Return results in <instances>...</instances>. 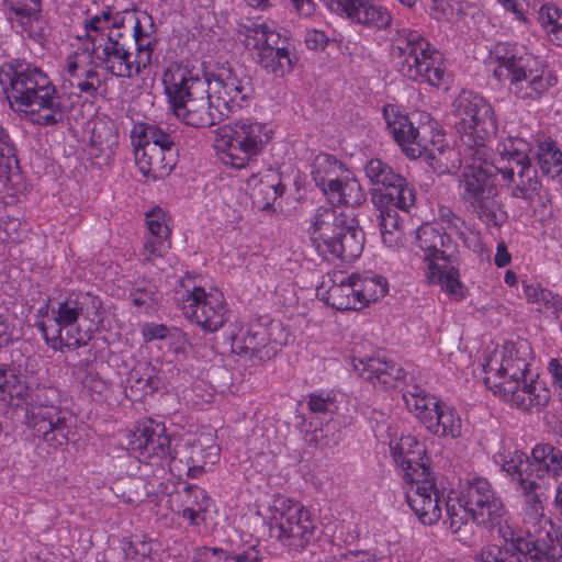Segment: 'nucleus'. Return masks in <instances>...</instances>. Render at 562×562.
I'll return each instance as SVG.
<instances>
[{
    "label": "nucleus",
    "mask_w": 562,
    "mask_h": 562,
    "mask_svg": "<svg viewBox=\"0 0 562 562\" xmlns=\"http://www.w3.org/2000/svg\"><path fill=\"white\" fill-rule=\"evenodd\" d=\"M0 86L11 109L40 126L63 122V98L48 75L25 59H13L0 67Z\"/></svg>",
    "instance_id": "f257e3e1"
},
{
    "label": "nucleus",
    "mask_w": 562,
    "mask_h": 562,
    "mask_svg": "<svg viewBox=\"0 0 562 562\" xmlns=\"http://www.w3.org/2000/svg\"><path fill=\"white\" fill-rule=\"evenodd\" d=\"M102 302L90 292H71L52 300L45 310V319L36 323L46 344L58 351L76 350L87 346L101 323Z\"/></svg>",
    "instance_id": "f03ea898"
},
{
    "label": "nucleus",
    "mask_w": 562,
    "mask_h": 562,
    "mask_svg": "<svg viewBox=\"0 0 562 562\" xmlns=\"http://www.w3.org/2000/svg\"><path fill=\"white\" fill-rule=\"evenodd\" d=\"M488 56L495 64L493 76L508 81L509 92L527 105L540 102L558 85L548 64L520 43L497 42Z\"/></svg>",
    "instance_id": "7ed1b4c3"
},
{
    "label": "nucleus",
    "mask_w": 562,
    "mask_h": 562,
    "mask_svg": "<svg viewBox=\"0 0 562 562\" xmlns=\"http://www.w3.org/2000/svg\"><path fill=\"white\" fill-rule=\"evenodd\" d=\"M528 362L513 344L494 350L483 364L484 383L495 395L513 406L531 412L547 406L550 390L541 381L527 382Z\"/></svg>",
    "instance_id": "20e7f679"
},
{
    "label": "nucleus",
    "mask_w": 562,
    "mask_h": 562,
    "mask_svg": "<svg viewBox=\"0 0 562 562\" xmlns=\"http://www.w3.org/2000/svg\"><path fill=\"white\" fill-rule=\"evenodd\" d=\"M128 35L114 32L108 38V45L95 52L94 58L86 61L82 56H68L64 66L63 77L71 88L80 93L95 97L106 90V85L97 68L100 66L106 72L117 78L136 79L146 71L142 65L137 68V58L130 52Z\"/></svg>",
    "instance_id": "39448f33"
},
{
    "label": "nucleus",
    "mask_w": 562,
    "mask_h": 562,
    "mask_svg": "<svg viewBox=\"0 0 562 562\" xmlns=\"http://www.w3.org/2000/svg\"><path fill=\"white\" fill-rule=\"evenodd\" d=\"M356 206H319L311 220L308 234L317 251L326 258L353 261L364 247Z\"/></svg>",
    "instance_id": "423d86ee"
},
{
    "label": "nucleus",
    "mask_w": 562,
    "mask_h": 562,
    "mask_svg": "<svg viewBox=\"0 0 562 562\" xmlns=\"http://www.w3.org/2000/svg\"><path fill=\"white\" fill-rule=\"evenodd\" d=\"M390 55L397 71L411 80L436 88L450 81L442 54L417 30H397Z\"/></svg>",
    "instance_id": "0eeeda50"
},
{
    "label": "nucleus",
    "mask_w": 562,
    "mask_h": 562,
    "mask_svg": "<svg viewBox=\"0 0 562 562\" xmlns=\"http://www.w3.org/2000/svg\"><path fill=\"white\" fill-rule=\"evenodd\" d=\"M416 252L426 265V277L431 284L441 285V290L454 301L465 296V288L459 279L456 268V249L451 236L445 228L435 224H423L416 231Z\"/></svg>",
    "instance_id": "6e6552de"
},
{
    "label": "nucleus",
    "mask_w": 562,
    "mask_h": 562,
    "mask_svg": "<svg viewBox=\"0 0 562 562\" xmlns=\"http://www.w3.org/2000/svg\"><path fill=\"white\" fill-rule=\"evenodd\" d=\"M271 138L267 124L243 117L217 127L214 147L222 164L243 169L262 154Z\"/></svg>",
    "instance_id": "1a4fd4ad"
},
{
    "label": "nucleus",
    "mask_w": 562,
    "mask_h": 562,
    "mask_svg": "<svg viewBox=\"0 0 562 562\" xmlns=\"http://www.w3.org/2000/svg\"><path fill=\"white\" fill-rule=\"evenodd\" d=\"M497 173L496 160L474 159L467 165L459 179L461 201L483 222L491 226H501L507 220L498 198L493 177Z\"/></svg>",
    "instance_id": "9d476101"
},
{
    "label": "nucleus",
    "mask_w": 562,
    "mask_h": 562,
    "mask_svg": "<svg viewBox=\"0 0 562 562\" xmlns=\"http://www.w3.org/2000/svg\"><path fill=\"white\" fill-rule=\"evenodd\" d=\"M499 158L496 170L510 196L528 203L540 200L541 181L530 164V143L520 137H508L497 146Z\"/></svg>",
    "instance_id": "9b49d317"
},
{
    "label": "nucleus",
    "mask_w": 562,
    "mask_h": 562,
    "mask_svg": "<svg viewBox=\"0 0 562 562\" xmlns=\"http://www.w3.org/2000/svg\"><path fill=\"white\" fill-rule=\"evenodd\" d=\"M176 299L186 318L205 331L215 333L228 321L229 308L224 294L217 288L203 286L200 277H182Z\"/></svg>",
    "instance_id": "f8f14e48"
},
{
    "label": "nucleus",
    "mask_w": 562,
    "mask_h": 562,
    "mask_svg": "<svg viewBox=\"0 0 562 562\" xmlns=\"http://www.w3.org/2000/svg\"><path fill=\"white\" fill-rule=\"evenodd\" d=\"M60 394L56 387L36 385L33 390L27 411V425L50 446L58 447L68 442L71 417L58 406Z\"/></svg>",
    "instance_id": "ddd939ff"
},
{
    "label": "nucleus",
    "mask_w": 562,
    "mask_h": 562,
    "mask_svg": "<svg viewBox=\"0 0 562 562\" xmlns=\"http://www.w3.org/2000/svg\"><path fill=\"white\" fill-rule=\"evenodd\" d=\"M270 530L283 547L300 551L314 540L316 525L305 506L279 495L270 506Z\"/></svg>",
    "instance_id": "4468645a"
},
{
    "label": "nucleus",
    "mask_w": 562,
    "mask_h": 562,
    "mask_svg": "<svg viewBox=\"0 0 562 562\" xmlns=\"http://www.w3.org/2000/svg\"><path fill=\"white\" fill-rule=\"evenodd\" d=\"M452 112L457 132L467 138L463 142L477 147L476 154L483 155L485 142L497 132L492 105L481 95L464 90L453 100Z\"/></svg>",
    "instance_id": "2eb2a0df"
},
{
    "label": "nucleus",
    "mask_w": 562,
    "mask_h": 562,
    "mask_svg": "<svg viewBox=\"0 0 562 562\" xmlns=\"http://www.w3.org/2000/svg\"><path fill=\"white\" fill-rule=\"evenodd\" d=\"M239 35L244 46L266 71L283 77L292 70L291 54L279 46L280 35L270 23L248 20L239 25Z\"/></svg>",
    "instance_id": "dca6fc26"
},
{
    "label": "nucleus",
    "mask_w": 562,
    "mask_h": 562,
    "mask_svg": "<svg viewBox=\"0 0 562 562\" xmlns=\"http://www.w3.org/2000/svg\"><path fill=\"white\" fill-rule=\"evenodd\" d=\"M206 80L214 109L222 117L248 106L254 97L250 79L239 76L228 64L206 72Z\"/></svg>",
    "instance_id": "f3484780"
},
{
    "label": "nucleus",
    "mask_w": 562,
    "mask_h": 562,
    "mask_svg": "<svg viewBox=\"0 0 562 562\" xmlns=\"http://www.w3.org/2000/svg\"><path fill=\"white\" fill-rule=\"evenodd\" d=\"M461 496L467 501L472 520L485 528L504 527L507 510L502 498L484 477H473L464 484Z\"/></svg>",
    "instance_id": "a211bd4d"
},
{
    "label": "nucleus",
    "mask_w": 562,
    "mask_h": 562,
    "mask_svg": "<svg viewBox=\"0 0 562 562\" xmlns=\"http://www.w3.org/2000/svg\"><path fill=\"white\" fill-rule=\"evenodd\" d=\"M281 330V324L273 321L258 319L241 327L232 338V350L256 362H263L274 357L281 342L274 336Z\"/></svg>",
    "instance_id": "6ab92c4d"
},
{
    "label": "nucleus",
    "mask_w": 562,
    "mask_h": 562,
    "mask_svg": "<svg viewBox=\"0 0 562 562\" xmlns=\"http://www.w3.org/2000/svg\"><path fill=\"white\" fill-rule=\"evenodd\" d=\"M550 487L551 483L548 480H522L521 487L517 490L522 498L520 515L524 525L528 527L526 532L535 535L541 543H551V540H554L550 533L553 526L544 515Z\"/></svg>",
    "instance_id": "aec40b11"
},
{
    "label": "nucleus",
    "mask_w": 562,
    "mask_h": 562,
    "mask_svg": "<svg viewBox=\"0 0 562 562\" xmlns=\"http://www.w3.org/2000/svg\"><path fill=\"white\" fill-rule=\"evenodd\" d=\"M408 487L406 502L424 525H432L441 517L439 491L436 479L430 469H420L406 472L404 477Z\"/></svg>",
    "instance_id": "412c9836"
},
{
    "label": "nucleus",
    "mask_w": 562,
    "mask_h": 562,
    "mask_svg": "<svg viewBox=\"0 0 562 562\" xmlns=\"http://www.w3.org/2000/svg\"><path fill=\"white\" fill-rule=\"evenodd\" d=\"M499 537L505 541L504 546H484L479 555V562H525L529 557H538L541 552L539 539L530 532L514 530L509 526L499 527Z\"/></svg>",
    "instance_id": "4be33fe9"
},
{
    "label": "nucleus",
    "mask_w": 562,
    "mask_h": 562,
    "mask_svg": "<svg viewBox=\"0 0 562 562\" xmlns=\"http://www.w3.org/2000/svg\"><path fill=\"white\" fill-rule=\"evenodd\" d=\"M372 186L387 190L385 198L398 210L408 212L416 203V192L407 180L396 173L391 166L379 158L368 160L363 167Z\"/></svg>",
    "instance_id": "5701e85b"
},
{
    "label": "nucleus",
    "mask_w": 562,
    "mask_h": 562,
    "mask_svg": "<svg viewBox=\"0 0 562 562\" xmlns=\"http://www.w3.org/2000/svg\"><path fill=\"white\" fill-rule=\"evenodd\" d=\"M383 117L389 133L407 157L413 159L425 157L430 161L441 162L435 150L422 142L418 130L397 105H384Z\"/></svg>",
    "instance_id": "b1692460"
},
{
    "label": "nucleus",
    "mask_w": 562,
    "mask_h": 562,
    "mask_svg": "<svg viewBox=\"0 0 562 562\" xmlns=\"http://www.w3.org/2000/svg\"><path fill=\"white\" fill-rule=\"evenodd\" d=\"M115 31H124L123 18L120 14H113L109 9L94 14L88 11L81 26L77 30L76 37L82 43L85 49L90 52V60H92L95 52L108 45V38Z\"/></svg>",
    "instance_id": "393cba45"
},
{
    "label": "nucleus",
    "mask_w": 562,
    "mask_h": 562,
    "mask_svg": "<svg viewBox=\"0 0 562 562\" xmlns=\"http://www.w3.org/2000/svg\"><path fill=\"white\" fill-rule=\"evenodd\" d=\"M330 11L369 29L382 30L391 24L387 9L374 0H321Z\"/></svg>",
    "instance_id": "a878e982"
},
{
    "label": "nucleus",
    "mask_w": 562,
    "mask_h": 562,
    "mask_svg": "<svg viewBox=\"0 0 562 562\" xmlns=\"http://www.w3.org/2000/svg\"><path fill=\"white\" fill-rule=\"evenodd\" d=\"M321 191L331 203L341 206H358L366 201L364 191L355 173L339 160L334 162V168Z\"/></svg>",
    "instance_id": "bb28decb"
},
{
    "label": "nucleus",
    "mask_w": 562,
    "mask_h": 562,
    "mask_svg": "<svg viewBox=\"0 0 562 562\" xmlns=\"http://www.w3.org/2000/svg\"><path fill=\"white\" fill-rule=\"evenodd\" d=\"M162 83L169 105L184 98L207 92L206 74L201 76L188 66L173 64L162 75Z\"/></svg>",
    "instance_id": "cd10ccee"
},
{
    "label": "nucleus",
    "mask_w": 562,
    "mask_h": 562,
    "mask_svg": "<svg viewBox=\"0 0 562 562\" xmlns=\"http://www.w3.org/2000/svg\"><path fill=\"white\" fill-rule=\"evenodd\" d=\"M130 450L145 460L162 459L170 454V439L162 423L149 420L133 434Z\"/></svg>",
    "instance_id": "c85d7f7f"
},
{
    "label": "nucleus",
    "mask_w": 562,
    "mask_h": 562,
    "mask_svg": "<svg viewBox=\"0 0 562 562\" xmlns=\"http://www.w3.org/2000/svg\"><path fill=\"white\" fill-rule=\"evenodd\" d=\"M317 296L338 311L359 310L353 273L334 272L324 279L317 289Z\"/></svg>",
    "instance_id": "c756f323"
},
{
    "label": "nucleus",
    "mask_w": 562,
    "mask_h": 562,
    "mask_svg": "<svg viewBox=\"0 0 562 562\" xmlns=\"http://www.w3.org/2000/svg\"><path fill=\"white\" fill-rule=\"evenodd\" d=\"M172 113L187 125L201 128L214 125L222 116L215 111L209 92L170 104Z\"/></svg>",
    "instance_id": "7c9ffc66"
},
{
    "label": "nucleus",
    "mask_w": 562,
    "mask_h": 562,
    "mask_svg": "<svg viewBox=\"0 0 562 562\" xmlns=\"http://www.w3.org/2000/svg\"><path fill=\"white\" fill-rule=\"evenodd\" d=\"M169 216L160 207H154L146 213L147 235L142 249L145 261L151 262L164 257L171 246Z\"/></svg>",
    "instance_id": "2f4dec72"
},
{
    "label": "nucleus",
    "mask_w": 562,
    "mask_h": 562,
    "mask_svg": "<svg viewBox=\"0 0 562 562\" xmlns=\"http://www.w3.org/2000/svg\"><path fill=\"white\" fill-rule=\"evenodd\" d=\"M351 363L358 375L373 386L394 387L404 378L403 368L393 360L353 357Z\"/></svg>",
    "instance_id": "473e14b6"
},
{
    "label": "nucleus",
    "mask_w": 562,
    "mask_h": 562,
    "mask_svg": "<svg viewBox=\"0 0 562 562\" xmlns=\"http://www.w3.org/2000/svg\"><path fill=\"white\" fill-rule=\"evenodd\" d=\"M134 156L139 171L154 180L168 176L176 165V153L161 150L156 146H134Z\"/></svg>",
    "instance_id": "72a5a7b5"
},
{
    "label": "nucleus",
    "mask_w": 562,
    "mask_h": 562,
    "mask_svg": "<svg viewBox=\"0 0 562 562\" xmlns=\"http://www.w3.org/2000/svg\"><path fill=\"white\" fill-rule=\"evenodd\" d=\"M530 146V160H535L542 175L552 179L562 175V150L552 137L537 133Z\"/></svg>",
    "instance_id": "f704fd0d"
},
{
    "label": "nucleus",
    "mask_w": 562,
    "mask_h": 562,
    "mask_svg": "<svg viewBox=\"0 0 562 562\" xmlns=\"http://www.w3.org/2000/svg\"><path fill=\"white\" fill-rule=\"evenodd\" d=\"M3 5L7 20L16 32L30 37L38 35L34 24L42 9L40 0H3Z\"/></svg>",
    "instance_id": "c9c22d12"
},
{
    "label": "nucleus",
    "mask_w": 562,
    "mask_h": 562,
    "mask_svg": "<svg viewBox=\"0 0 562 562\" xmlns=\"http://www.w3.org/2000/svg\"><path fill=\"white\" fill-rule=\"evenodd\" d=\"M390 450L395 464L401 469L403 479L406 472H413L420 469H429L424 458L426 456L425 445L419 442L414 436H402L398 440H391Z\"/></svg>",
    "instance_id": "e433bc0d"
},
{
    "label": "nucleus",
    "mask_w": 562,
    "mask_h": 562,
    "mask_svg": "<svg viewBox=\"0 0 562 562\" xmlns=\"http://www.w3.org/2000/svg\"><path fill=\"white\" fill-rule=\"evenodd\" d=\"M532 464L537 481L553 479L558 483L555 495H559L562 492V450L550 443L536 445Z\"/></svg>",
    "instance_id": "4c0bfd02"
},
{
    "label": "nucleus",
    "mask_w": 562,
    "mask_h": 562,
    "mask_svg": "<svg viewBox=\"0 0 562 562\" xmlns=\"http://www.w3.org/2000/svg\"><path fill=\"white\" fill-rule=\"evenodd\" d=\"M131 139L133 146L157 148L166 151L176 153V136L164 126L156 123L136 122L131 130Z\"/></svg>",
    "instance_id": "58836bf2"
},
{
    "label": "nucleus",
    "mask_w": 562,
    "mask_h": 562,
    "mask_svg": "<svg viewBox=\"0 0 562 562\" xmlns=\"http://www.w3.org/2000/svg\"><path fill=\"white\" fill-rule=\"evenodd\" d=\"M403 400L407 409L427 429L437 414L441 401L427 393L418 385H413L404 391Z\"/></svg>",
    "instance_id": "ea45409f"
},
{
    "label": "nucleus",
    "mask_w": 562,
    "mask_h": 562,
    "mask_svg": "<svg viewBox=\"0 0 562 562\" xmlns=\"http://www.w3.org/2000/svg\"><path fill=\"white\" fill-rule=\"evenodd\" d=\"M494 461L502 470L512 477V481L517 484V490L521 487L522 480L537 481L536 468L532 464V454L528 458L519 450L503 451L494 456Z\"/></svg>",
    "instance_id": "a19ab883"
},
{
    "label": "nucleus",
    "mask_w": 562,
    "mask_h": 562,
    "mask_svg": "<svg viewBox=\"0 0 562 562\" xmlns=\"http://www.w3.org/2000/svg\"><path fill=\"white\" fill-rule=\"evenodd\" d=\"M194 562H259L262 553L258 543L245 547L236 552L221 548L198 547L193 550Z\"/></svg>",
    "instance_id": "79ce46f5"
},
{
    "label": "nucleus",
    "mask_w": 562,
    "mask_h": 562,
    "mask_svg": "<svg viewBox=\"0 0 562 562\" xmlns=\"http://www.w3.org/2000/svg\"><path fill=\"white\" fill-rule=\"evenodd\" d=\"M398 207L393 203L380 210L379 228L382 243L392 250L405 246V233L397 213Z\"/></svg>",
    "instance_id": "37998d69"
},
{
    "label": "nucleus",
    "mask_w": 562,
    "mask_h": 562,
    "mask_svg": "<svg viewBox=\"0 0 562 562\" xmlns=\"http://www.w3.org/2000/svg\"><path fill=\"white\" fill-rule=\"evenodd\" d=\"M522 293L528 303L548 318L557 319L562 311V297L539 283L522 284Z\"/></svg>",
    "instance_id": "c03bdc74"
},
{
    "label": "nucleus",
    "mask_w": 562,
    "mask_h": 562,
    "mask_svg": "<svg viewBox=\"0 0 562 562\" xmlns=\"http://www.w3.org/2000/svg\"><path fill=\"white\" fill-rule=\"evenodd\" d=\"M359 310L385 296L389 290L387 280L374 273L359 276L353 273Z\"/></svg>",
    "instance_id": "a18cd8bd"
},
{
    "label": "nucleus",
    "mask_w": 562,
    "mask_h": 562,
    "mask_svg": "<svg viewBox=\"0 0 562 562\" xmlns=\"http://www.w3.org/2000/svg\"><path fill=\"white\" fill-rule=\"evenodd\" d=\"M427 430L440 438L456 439L462 434V419L453 407L442 402Z\"/></svg>",
    "instance_id": "49530a36"
},
{
    "label": "nucleus",
    "mask_w": 562,
    "mask_h": 562,
    "mask_svg": "<svg viewBox=\"0 0 562 562\" xmlns=\"http://www.w3.org/2000/svg\"><path fill=\"white\" fill-rule=\"evenodd\" d=\"M33 390L24 375L16 374L11 369H0V393L8 394L11 400L16 398L29 406Z\"/></svg>",
    "instance_id": "de8ad7c7"
},
{
    "label": "nucleus",
    "mask_w": 562,
    "mask_h": 562,
    "mask_svg": "<svg viewBox=\"0 0 562 562\" xmlns=\"http://www.w3.org/2000/svg\"><path fill=\"white\" fill-rule=\"evenodd\" d=\"M133 29V37L136 48L135 56L138 59L136 63L137 68L142 65L146 71L153 60V54L157 45V37L154 31H145L138 19L135 21Z\"/></svg>",
    "instance_id": "09e8293b"
},
{
    "label": "nucleus",
    "mask_w": 562,
    "mask_h": 562,
    "mask_svg": "<svg viewBox=\"0 0 562 562\" xmlns=\"http://www.w3.org/2000/svg\"><path fill=\"white\" fill-rule=\"evenodd\" d=\"M538 21L550 42L562 46V9L553 3H546L538 12Z\"/></svg>",
    "instance_id": "8fccbe9b"
},
{
    "label": "nucleus",
    "mask_w": 562,
    "mask_h": 562,
    "mask_svg": "<svg viewBox=\"0 0 562 562\" xmlns=\"http://www.w3.org/2000/svg\"><path fill=\"white\" fill-rule=\"evenodd\" d=\"M154 368L149 364H139L134 367L126 379V387H128L132 392H142L143 394H147L157 390L160 381L157 376H153L151 372Z\"/></svg>",
    "instance_id": "3c124183"
},
{
    "label": "nucleus",
    "mask_w": 562,
    "mask_h": 562,
    "mask_svg": "<svg viewBox=\"0 0 562 562\" xmlns=\"http://www.w3.org/2000/svg\"><path fill=\"white\" fill-rule=\"evenodd\" d=\"M74 373L80 380L83 389L91 394L102 395L109 389V384L95 372L89 362L80 361Z\"/></svg>",
    "instance_id": "603ef678"
},
{
    "label": "nucleus",
    "mask_w": 562,
    "mask_h": 562,
    "mask_svg": "<svg viewBox=\"0 0 562 562\" xmlns=\"http://www.w3.org/2000/svg\"><path fill=\"white\" fill-rule=\"evenodd\" d=\"M338 397L342 395L334 390L313 392L307 395V407L315 414H333L338 409Z\"/></svg>",
    "instance_id": "864d4df0"
},
{
    "label": "nucleus",
    "mask_w": 562,
    "mask_h": 562,
    "mask_svg": "<svg viewBox=\"0 0 562 562\" xmlns=\"http://www.w3.org/2000/svg\"><path fill=\"white\" fill-rule=\"evenodd\" d=\"M284 189L280 181L271 183L261 180L252 190L254 203L262 210L269 209L278 198L282 196Z\"/></svg>",
    "instance_id": "5fc2aeb1"
},
{
    "label": "nucleus",
    "mask_w": 562,
    "mask_h": 562,
    "mask_svg": "<svg viewBox=\"0 0 562 562\" xmlns=\"http://www.w3.org/2000/svg\"><path fill=\"white\" fill-rule=\"evenodd\" d=\"M447 519L453 532H458L471 517L467 501L449 498L446 503Z\"/></svg>",
    "instance_id": "6e6d98bb"
},
{
    "label": "nucleus",
    "mask_w": 562,
    "mask_h": 562,
    "mask_svg": "<svg viewBox=\"0 0 562 562\" xmlns=\"http://www.w3.org/2000/svg\"><path fill=\"white\" fill-rule=\"evenodd\" d=\"M15 164H18L15 144L0 124V176L8 175Z\"/></svg>",
    "instance_id": "4d7b16f0"
},
{
    "label": "nucleus",
    "mask_w": 562,
    "mask_h": 562,
    "mask_svg": "<svg viewBox=\"0 0 562 562\" xmlns=\"http://www.w3.org/2000/svg\"><path fill=\"white\" fill-rule=\"evenodd\" d=\"M337 158L329 154H319L315 157L312 164V178L317 188L324 189V181L328 179V175L334 168V162H337Z\"/></svg>",
    "instance_id": "13d9d810"
},
{
    "label": "nucleus",
    "mask_w": 562,
    "mask_h": 562,
    "mask_svg": "<svg viewBox=\"0 0 562 562\" xmlns=\"http://www.w3.org/2000/svg\"><path fill=\"white\" fill-rule=\"evenodd\" d=\"M333 36V31L326 24L324 27H311L306 30L305 34V44L308 49L312 50H323L328 45L330 37Z\"/></svg>",
    "instance_id": "bf43d9fd"
},
{
    "label": "nucleus",
    "mask_w": 562,
    "mask_h": 562,
    "mask_svg": "<svg viewBox=\"0 0 562 562\" xmlns=\"http://www.w3.org/2000/svg\"><path fill=\"white\" fill-rule=\"evenodd\" d=\"M183 508H209L211 498L198 485H187L183 488Z\"/></svg>",
    "instance_id": "052dcab7"
},
{
    "label": "nucleus",
    "mask_w": 562,
    "mask_h": 562,
    "mask_svg": "<svg viewBox=\"0 0 562 562\" xmlns=\"http://www.w3.org/2000/svg\"><path fill=\"white\" fill-rule=\"evenodd\" d=\"M331 428H334V425L328 423L324 428H321L319 430H315V432L308 438L310 443H315L316 446L323 447V448H331L337 446L342 436L340 430L331 431Z\"/></svg>",
    "instance_id": "680f3d73"
},
{
    "label": "nucleus",
    "mask_w": 562,
    "mask_h": 562,
    "mask_svg": "<svg viewBox=\"0 0 562 562\" xmlns=\"http://www.w3.org/2000/svg\"><path fill=\"white\" fill-rule=\"evenodd\" d=\"M324 562H379L370 551H347L325 557Z\"/></svg>",
    "instance_id": "e2e57ef3"
},
{
    "label": "nucleus",
    "mask_w": 562,
    "mask_h": 562,
    "mask_svg": "<svg viewBox=\"0 0 562 562\" xmlns=\"http://www.w3.org/2000/svg\"><path fill=\"white\" fill-rule=\"evenodd\" d=\"M439 218L447 225V228L453 232L459 238H464L465 222L452 212L448 206L439 209Z\"/></svg>",
    "instance_id": "0e129e2a"
},
{
    "label": "nucleus",
    "mask_w": 562,
    "mask_h": 562,
    "mask_svg": "<svg viewBox=\"0 0 562 562\" xmlns=\"http://www.w3.org/2000/svg\"><path fill=\"white\" fill-rule=\"evenodd\" d=\"M14 326L7 314L0 312V351L9 347L13 341Z\"/></svg>",
    "instance_id": "69168bd1"
},
{
    "label": "nucleus",
    "mask_w": 562,
    "mask_h": 562,
    "mask_svg": "<svg viewBox=\"0 0 562 562\" xmlns=\"http://www.w3.org/2000/svg\"><path fill=\"white\" fill-rule=\"evenodd\" d=\"M142 334L146 341L165 339L169 334V328L164 324L149 323L143 326Z\"/></svg>",
    "instance_id": "338daca9"
},
{
    "label": "nucleus",
    "mask_w": 562,
    "mask_h": 562,
    "mask_svg": "<svg viewBox=\"0 0 562 562\" xmlns=\"http://www.w3.org/2000/svg\"><path fill=\"white\" fill-rule=\"evenodd\" d=\"M541 552L538 557H529L531 560H537L538 562H562V560L558 559V554L553 557V542L551 543H541L539 541V546Z\"/></svg>",
    "instance_id": "774afa93"
}]
</instances>
